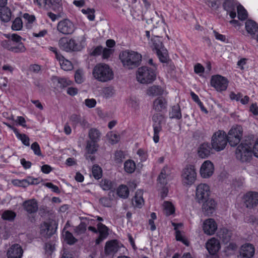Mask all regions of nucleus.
<instances>
[{"mask_svg": "<svg viewBox=\"0 0 258 258\" xmlns=\"http://www.w3.org/2000/svg\"><path fill=\"white\" fill-rule=\"evenodd\" d=\"M141 54L134 51L125 50L119 54V59L123 67L127 70L137 68L141 63Z\"/></svg>", "mask_w": 258, "mask_h": 258, "instance_id": "nucleus-1", "label": "nucleus"}, {"mask_svg": "<svg viewBox=\"0 0 258 258\" xmlns=\"http://www.w3.org/2000/svg\"><path fill=\"white\" fill-rule=\"evenodd\" d=\"M92 75L95 79L100 82H107L114 78V73L109 65L99 63L93 68Z\"/></svg>", "mask_w": 258, "mask_h": 258, "instance_id": "nucleus-2", "label": "nucleus"}, {"mask_svg": "<svg viewBox=\"0 0 258 258\" xmlns=\"http://www.w3.org/2000/svg\"><path fill=\"white\" fill-rule=\"evenodd\" d=\"M156 79V73L153 69L146 66L141 67L136 72V79L140 84H149Z\"/></svg>", "mask_w": 258, "mask_h": 258, "instance_id": "nucleus-3", "label": "nucleus"}, {"mask_svg": "<svg viewBox=\"0 0 258 258\" xmlns=\"http://www.w3.org/2000/svg\"><path fill=\"white\" fill-rule=\"evenodd\" d=\"M86 39V38L84 35L82 37L80 45H78L73 38L68 39L66 37H62L59 40L58 45L60 49L66 52L79 51L84 47Z\"/></svg>", "mask_w": 258, "mask_h": 258, "instance_id": "nucleus-4", "label": "nucleus"}, {"mask_svg": "<svg viewBox=\"0 0 258 258\" xmlns=\"http://www.w3.org/2000/svg\"><path fill=\"white\" fill-rule=\"evenodd\" d=\"M250 142L245 141L237 148L235 151L236 157L242 162H249L252 157V151Z\"/></svg>", "mask_w": 258, "mask_h": 258, "instance_id": "nucleus-5", "label": "nucleus"}, {"mask_svg": "<svg viewBox=\"0 0 258 258\" xmlns=\"http://www.w3.org/2000/svg\"><path fill=\"white\" fill-rule=\"evenodd\" d=\"M227 142L225 133L222 131H218L213 135L211 145L215 150L220 151L225 148Z\"/></svg>", "mask_w": 258, "mask_h": 258, "instance_id": "nucleus-6", "label": "nucleus"}, {"mask_svg": "<svg viewBox=\"0 0 258 258\" xmlns=\"http://www.w3.org/2000/svg\"><path fill=\"white\" fill-rule=\"evenodd\" d=\"M243 129L240 125H235L229 130L227 136V140L231 146L237 145L242 137Z\"/></svg>", "mask_w": 258, "mask_h": 258, "instance_id": "nucleus-7", "label": "nucleus"}, {"mask_svg": "<svg viewBox=\"0 0 258 258\" xmlns=\"http://www.w3.org/2000/svg\"><path fill=\"white\" fill-rule=\"evenodd\" d=\"M181 178L184 185H190L192 184L197 178L196 169L195 166H186L182 170Z\"/></svg>", "mask_w": 258, "mask_h": 258, "instance_id": "nucleus-8", "label": "nucleus"}, {"mask_svg": "<svg viewBox=\"0 0 258 258\" xmlns=\"http://www.w3.org/2000/svg\"><path fill=\"white\" fill-rule=\"evenodd\" d=\"M57 30L64 35L72 34L76 30L75 24L69 19L60 21L57 24Z\"/></svg>", "mask_w": 258, "mask_h": 258, "instance_id": "nucleus-9", "label": "nucleus"}, {"mask_svg": "<svg viewBox=\"0 0 258 258\" xmlns=\"http://www.w3.org/2000/svg\"><path fill=\"white\" fill-rule=\"evenodd\" d=\"M57 224L54 221L44 222L40 226V234L45 238H49L55 232Z\"/></svg>", "mask_w": 258, "mask_h": 258, "instance_id": "nucleus-10", "label": "nucleus"}, {"mask_svg": "<svg viewBox=\"0 0 258 258\" xmlns=\"http://www.w3.org/2000/svg\"><path fill=\"white\" fill-rule=\"evenodd\" d=\"M152 120L154 122V136L153 140L155 143H157L159 142V134L162 130L161 123L164 120V116L160 113H156L153 115Z\"/></svg>", "mask_w": 258, "mask_h": 258, "instance_id": "nucleus-11", "label": "nucleus"}, {"mask_svg": "<svg viewBox=\"0 0 258 258\" xmlns=\"http://www.w3.org/2000/svg\"><path fill=\"white\" fill-rule=\"evenodd\" d=\"M1 45L5 49L15 53L25 52L26 48L23 43L16 44L11 40H5L1 42Z\"/></svg>", "mask_w": 258, "mask_h": 258, "instance_id": "nucleus-12", "label": "nucleus"}, {"mask_svg": "<svg viewBox=\"0 0 258 258\" xmlns=\"http://www.w3.org/2000/svg\"><path fill=\"white\" fill-rule=\"evenodd\" d=\"M211 85L218 91H225L228 86V81L224 77L220 75L212 76L211 80Z\"/></svg>", "mask_w": 258, "mask_h": 258, "instance_id": "nucleus-13", "label": "nucleus"}, {"mask_svg": "<svg viewBox=\"0 0 258 258\" xmlns=\"http://www.w3.org/2000/svg\"><path fill=\"white\" fill-rule=\"evenodd\" d=\"M210 189L209 186L206 183H201L196 188V199L199 203L203 202L207 200L210 195Z\"/></svg>", "mask_w": 258, "mask_h": 258, "instance_id": "nucleus-14", "label": "nucleus"}, {"mask_svg": "<svg viewBox=\"0 0 258 258\" xmlns=\"http://www.w3.org/2000/svg\"><path fill=\"white\" fill-rule=\"evenodd\" d=\"M243 202L245 206L249 209L256 207L258 204V192L248 191L243 196Z\"/></svg>", "mask_w": 258, "mask_h": 258, "instance_id": "nucleus-15", "label": "nucleus"}, {"mask_svg": "<svg viewBox=\"0 0 258 258\" xmlns=\"http://www.w3.org/2000/svg\"><path fill=\"white\" fill-rule=\"evenodd\" d=\"M213 164L209 160L205 161L202 165L200 169V174L203 178H208L212 176L214 172Z\"/></svg>", "mask_w": 258, "mask_h": 258, "instance_id": "nucleus-16", "label": "nucleus"}, {"mask_svg": "<svg viewBox=\"0 0 258 258\" xmlns=\"http://www.w3.org/2000/svg\"><path fill=\"white\" fill-rule=\"evenodd\" d=\"M203 228L206 234L212 235L217 230V224L213 219L209 218L204 222Z\"/></svg>", "mask_w": 258, "mask_h": 258, "instance_id": "nucleus-17", "label": "nucleus"}, {"mask_svg": "<svg viewBox=\"0 0 258 258\" xmlns=\"http://www.w3.org/2000/svg\"><path fill=\"white\" fill-rule=\"evenodd\" d=\"M205 201L202 205V210L205 215L210 216L215 212L217 204L213 199H209Z\"/></svg>", "mask_w": 258, "mask_h": 258, "instance_id": "nucleus-18", "label": "nucleus"}, {"mask_svg": "<svg viewBox=\"0 0 258 258\" xmlns=\"http://www.w3.org/2000/svg\"><path fill=\"white\" fill-rule=\"evenodd\" d=\"M23 251L21 246L18 244L12 245L7 251L8 258H21Z\"/></svg>", "mask_w": 258, "mask_h": 258, "instance_id": "nucleus-19", "label": "nucleus"}, {"mask_svg": "<svg viewBox=\"0 0 258 258\" xmlns=\"http://www.w3.org/2000/svg\"><path fill=\"white\" fill-rule=\"evenodd\" d=\"M206 247L211 254H214L220 249V244L218 239L212 238L206 242Z\"/></svg>", "mask_w": 258, "mask_h": 258, "instance_id": "nucleus-20", "label": "nucleus"}, {"mask_svg": "<svg viewBox=\"0 0 258 258\" xmlns=\"http://www.w3.org/2000/svg\"><path fill=\"white\" fill-rule=\"evenodd\" d=\"M119 249V246L117 240H113L106 242L105 246V253L106 255H113L116 253Z\"/></svg>", "mask_w": 258, "mask_h": 258, "instance_id": "nucleus-21", "label": "nucleus"}, {"mask_svg": "<svg viewBox=\"0 0 258 258\" xmlns=\"http://www.w3.org/2000/svg\"><path fill=\"white\" fill-rule=\"evenodd\" d=\"M97 228L98 233H99V235L98 237L96 239L95 242L96 244H99L107 238L109 233L107 227L101 223H99L97 224Z\"/></svg>", "mask_w": 258, "mask_h": 258, "instance_id": "nucleus-22", "label": "nucleus"}, {"mask_svg": "<svg viewBox=\"0 0 258 258\" xmlns=\"http://www.w3.org/2000/svg\"><path fill=\"white\" fill-rule=\"evenodd\" d=\"M22 205L24 210L29 214L36 213L38 209L37 202L34 199L25 201Z\"/></svg>", "mask_w": 258, "mask_h": 258, "instance_id": "nucleus-23", "label": "nucleus"}, {"mask_svg": "<svg viewBox=\"0 0 258 258\" xmlns=\"http://www.w3.org/2000/svg\"><path fill=\"white\" fill-rule=\"evenodd\" d=\"M237 4L234 0H226L223 4L224 9L229 12L230 16L231 18L234 19L236 16L235 12V8H237Z\"/></svg>", "mask_w": 258, "mask_h": 258, "instance_id": "nucleus-24", "label": "nucleus"}, {"mask_svg": "<svg viewBox=\"0 0 258 258\" xmlns=\"http://www.w3.org/2000/svg\"><path fill=\"white\" fill-rule=\"evenodd\" d=\"M167 101L163 97H159L156 98L153 103V108L158 112H161L166 109Z\"/></svg>", "mask_w": 258, "mask_h": 258, "instance_id": "nucleus-25", "label": "nucleus"}, {"mask_svg": "<svg viewBox=\"0 0 258 258\" xmlns=\"http://www.w3.org/2000/svg\"><path fill=\"white\" fill-rule=\"evenodd\" d=\"M254 253V247L249 243L243 244L240 249V254L243 257L250 258L252 257Z\"/></svg>", "mask_w": 258, "mask_h": 258, "instance_id": "nucleus-26", "label": "nucleus"}, {"mask_svg": "<svg viewBox=\"0 0 258 258\" xmlns=\"http://www.w3.org/2000/svg\"><path fill=\"white\" fill-rule=\"evenodd\" d=\"M211 150V148L208 143H203L199 147L198 154L201 158H206L210 155Z\"/></svg>", "mask_w": 258, "mask_h": 258, "instance_id": "nucleus-27", "label": "nucleus"}, {"mask_svg": "<svg viewBox=\"0 0 258 258\" xmlns=\"http://www.w3.org/2000/svg\"><path fill=\"white\" fill-rule=\"evenodd\" d=\"M151 38V46L153 50L156 51L161 50V49L164 47L162 43V38L157 35L152 34Z\"/></svg>", "mask_w": 258, "mask_h": 258, "instance_id": "nucleus-28", "label": "nucleus"}, {"mask_svg": "<svg viewBox=\"0 0 258 258\" xmlns=\"http://www.w3.org/2000/svg\"><path fill=\"white\" fill-rule=\"evenodd\" d=\"M231 235V232L225 228H220L217 232V236L224 243H227L230 241Z\"/></svg>", "mask_w": 258, "mask_h": 258, "instance_id": "nucleus-29", "label": "nucleus"}, {"mask_svg": "<svg viewBox=\"0 0 258 258\" xmlns=\"http://www.w3.org/2000/svg\"><path fill=\"white\" fill-rule=\"evenodd\" d=\"M163 92V88L158 85H153L149 87L146 90V94L149 96L162 95Z\"/></svg>", "mask_w": 258, "mask_h": 258, "instance_id": "nucleus-30", "label": "nucleus"}, {"mask_svg": "<svg viewBox=\"0 0 258 258\" xmlns=\"http://www.w3.org/2000/svg\"><path fill=\"white\" fill-rule=\"evenodd\" d=\"M11 18V11L8 7H2L0 9V19L4 22L10 21Z\"/></svg>", "mask_w": 258, "mask_h": 258, "instance_id": "nucleus-31", "label": "nucleus"}, {"mask_svg": "<svg viewBox=\"0 0 258 258\" xmlns=\"http://www.w3.org/2000/svg\"><path fill=\"white\" fill-rule=\"evenodd\" d=\"M245 28L248 33L251 35H254L258 30V26L254 21L248 20L245 22Z\"/></svg>", "mask_w": 258, "mask_h": 258, "instance_id": "nucleus-32", "label": "nucleus"}, {"mask_svg": "<svg viewBox=\"0 0 258 258\" xmlns=\"http://www.w3.org/2000/svg\"><path fill=\"white\" fill-rule=\"evenodd\" d=\"M88 136L90 141L97 143L100 140L101 133L97 128H92L89 131Z\"/></svg>", "mask_w": 258, "mask_h": 258, "instance_id": "nucleus-33", "label": "nucleus"}, {"mask_svg": "<svg viewBox=\"0 0 258 258\" xmlns=\"http://www.w3.org/2000/svg\"><path fill=\"white\" fill-rule=\"evenodd\" d=\"M62 69L64 71H70L73 68L72 62L66 59L62 55L57 59Z\"/></svg>", "mask_w": 258, "mask_h": 258, "instance_id": "nucleus-34", "label": "nucleus"}, {"mask_svg": "<svg viewBox=\"0 0 258 258\" xmlns=\"http://www.w3.org/2000/svg\"><path fill=\"white\" fill-rule=\"evenodd\" d=\"M92 220H88L87 221L82 222L78 226H76L74 229L75 232L77 235H80L84 233L87 229V226L91 224Z\"/></svg>", "mask_w": 258, "mask_h": 258, "instance_id": "nucleus-35", "label": "nucleus"}, {"mask_svg": "<svg viewBox=\"0 0 258 258\" xmlns=\"http://www.w3.org/2000/svg\"><path fill=\"white\" fill-rule=\"evenodd\" d=\"M142 190H138L133 200V203L136 207H141L144 204Z\"/></svg>", "mask_w": 258, "mask_h": 258, "instance_id": "nucleus-36", "label": "nucleus"}, {"mask_svg": "<svg viewBox=\"0 0 258 258\" xmlns=\"http://www.w3.org/2000/svg\"><path fill=\"white\" fill-rule=\"evenodd\" d=\"M117 194L122 199H126L129 195L128 187L125 185H120L117 189Z\"/></svg>", "mask_w": 258, "mask_h": 258, "instance_id": "nucleus-37", "label": "nucleus"}, {"mask_svg": "<svg viewBox=\"0 0 258 258\" xmlns=\"http://www.w3.org/2000/svg\"><path fill=\"white\" fill-rule=\"evenodd\" d=\"M97 143L87 141L86 147V152L89 154H94L98 150Z\"/></svg>", "mask_w": 258, "mask_h": 258, "instance_id": "nucleus-38", "label": "nucleus"}, {"mask_svg": "<svg viewBox=\"0 0 258 258\" xmlns=\"http://www.w3.org/2000/svg\"><path fill=\"white\" fill-rule=\"evenodd\" d=\"M52 10L54 11L56 14H54L52 12H48L47 15L48 17L53 22L64 16L62 8H61L60 10L59 9V11L56 10Z\"/></svg>", "mask_w": 258, "mask_h": 258, "instance_id": "nucleus-39", "label": "nucleus"}, {"mask_svg": "<svg viewBox=\"0 0 258 258\" xmlns=\"http://www.w3.org/2000/svg\"><path fill=\"white\" fill-rule=\"evenodd\" d=\"M53 80L54 82H56L59 85L58 86L60 88L67 87L71 84V81L65 78L54 77H53Z\"/></svg>", "mask_w": 258, "mask_h": 258, "instance_id": "nucleus-40", "label": "nucleus"}, {"mask_svg": "<svg viewBox=\"0 0 258 258\" xmlns=\"http://www.w3.org/2000/svg\"><path fill=\"white\" fill-rule=\"evenodd\" d=\"M169 114L170 118L180 119L182 115L179 106L178 105L173 106Z\"/></svg>", "mask_w": 258, "mask_h": 258, "instance_id": "nucleus-41", "label": "nucleus"}, {"mask_svg": "<svg viewBox=\"0 0 258 258\" xmlns=\"http://www.w3.org/2000/svg\"><path fill=\"white\" fill-rule=\"evenodd\" d=\"M238 18L239 20L243 21L247 18V13L246 10L240 5L237 6Z\"/></svg>", "mask_w": 258, "mask_h": 258, "instance_id": "nucleus-42", "label": "nucleus"}, {"mask_svg": "<svg viewBox=\"0 0 258 258\" xmlns=\"http://www.w3.org/2000/svg\"><path fill=\"white\" fill-rule=\"evenodd\" d=\"M164 212L166 216H169L175 212L173 205L169 202H165L163 204Z\"/></svg>", "mask_w": 258, "mask_h": 258, "instance_id": "nucleus-43", "label": "nucleus"}, {"mask_svg": "<svg viewBox=\"0 0 258 258\" xmlns=\"http://www.w3.org/2000/svg\"><path fill=\"white\" fill-rule=\"evenodd\" d=\"M107 137L111 144H115L120 140V136L113 131L109 132L107 135Z\"/></svg>", "mask_w": 258, "mask_h": 258, "instance_id": "nucleus-44", "label": "nucleus"}, {"mask_svg": "<svg viewBox=\"0 0 258 258\" xmlns=\"http://www.w3.org/2000/svg\"><path fill=\"white\" fill-rule=\"evenodd\" d=\"M124 168L126 172L132 173L136 169V164L133 160L126 161L124 164Z\"/></svg>", "mask_w": 258, "mask_h": 258, "instance_id": "nucleus-45", "label": "nucleus"}, {"mask_svg": "<svg viewBox=\"0 0 258 258\" xmlns=\"http://www.w3.org/2000/svg\"><path fill=\"white\" fill-rule=\"evenodd\" d=\"M99 184L100 187L104 190H110L113 186V183L108 179H102Z\"/></svg>", "mask_w": 258, "mask_h": 258, "instance_id": "nucleus-46", "label": "nucleus"}, {"mask_svg": "<svg viewBox=\"0 0 258 258\" xmlns=\"http://www.w3.org/2000/svg\"><path fill=\"white\" fill-rule=\"evenodd\" d=\"M16 216V214L11 210L5 211L2 215V218L5 220H8L10 221H13Z\"/></svg>", "mask_w": 258, "mask_h": 258, "instance_id": "nucleus-47", "label": "nucleus"}, {"mask_svg": "<svg viewBox=\"0 0 258 258\" xmlns=\"http://www.w3.org/2000/svg\"><path fill=\"white\" fill-rule=\"evenodd\" d=\"M114 192L113 191H110L108 194V196L109 198L107 197H103L99 200L100 203L105 207H110L111 206V201L112 200V199H111V195L113 196Z\"/></svg>", "mask_w": 258, "mask_h": 258, "instance_id": "nucleus-48", "label": "nucleus"}, {"mask_svg": "<svg viewBox=\"0 0 258 258\" xmlns=\"http://www.w3.org/2000/svg\"><path fill=\"white\" fill-rule=\"evenodd\" d=\"M48 7L52 10H58L62 8L61 0H49Z\"/></svg>", "mask_w": 258, "mask_h": 258, "instance_id": "nucleus-49", "label": "nucleus"}, {"mask_svg": "<svg viewBox=\"0 0 258 258\" xmlns=\"http://www.w3.org/2000/svg\"><path fill=\"white\" fill-rule=\"evenodd\" d=\"M156 51L161 62H167L168 58V54L167 53V50L164 47L161 49V50Z\"/></svg>", "mask_w": 258, "mask_h": 258, "instance_id": "nucleus-50", "label": "nucleus"}, {"mask_svg": "<svg viewBox=\"0 0 258 258\" xmlns=\"http://www.w3.org/2000/svg\"><path fill=\"white\" fill-rule=\"evenodd\" d=\"M115 93V90L112 86H108L103 89V94L106 98L112 97Z\"/></svg>", "mask_w": 258, "mask_h": 258, "instance_id": "nucleus-51", "label": "nucleus"}, {"mask_svg": "<svg viewBox=\"0 0 258 258\" xmlns=\"http://www.w3.org/2000/svg\"><path fill=\"white\" fill-rule=\"evenodd\" d=\"M64 240L67 243L72 245L77 242V239L73 235L72 233L68 231L65 232L64 234Z\"/></svg>", "mask_w": 258, "mask_h": 258, "instance_id": "nucleus-52", "label": "nucleus"}, {"mask_svg": "<svg viewBox=\"0 0 258 258\" xmlns=\"http://www.w3.org/2000/svg\"><path fill=\"white\" fill-rule=\"evenodd\" d=\"M92 173L95 179H98L102 176V169L99 166L95 165L92 167Z\"/></svg>", "mask_w": 258, "mask_h": 258, "instance_id": "nucleus-53", "label": "nucleus"}, {"mask_svg": "<svg viewBox=\"0 0 258 258\" xmlns=\"http://www.w3.org/2000/svg\"><path fill=\"white\" fill-rule=\"evenodd\" d=\"M23 27V23L20 18H16L13 21L12 29L13 30L19 31L21 30Z\"/></svg>", "mask_w": 258, "mask_h": 258, "instance_id": "nucleus-54", "label": "nucleus"}, {"mask_svg": "<svg viewBox=\"0 0 258 258\" xmlns=\"http://www.w3.org/2000/svg\"><path fill=\"white\" fill-rule=\"evenodd\" d=\"M82 12L83 13L87 15V17L88 19L90 21H93L95 18L94 12L95 11L94 9H87V10L82 9Z\"/></svg>", "mask_w": 258, "mask_h": 258, "instance_id": "nucleus-55", "label": "nucleus"}, {"mask_svg": "<svg viewBox=\"0 0 258 258\" xmlns=\"http://www.w3.org/2000/svg\"><path fill=\"white\" fill-rule=\"evenodd\" d=\"M17 137L21 140L24 145L27 146H29V138L27 135L25 134H17Z\"/></svg>", "mask_w": 258, "mask_h": 258, "instance_id": "nucleus-56", "label": "nucleus"}, {"mask_svg": "<svg viewBox=\"0 0 258 258\" xmlns=\"http://www.w3.org/2000/svg\"><path fill=\"white\" fill-rule=\"evenodd\" d=\"M31 148L34 151L35 155L39 156H42L40 146L37 142L33 143L31 145Z\"/></svg>", "mask_w": 258, "mask_h": 258, "instance_id": "nucleus-57", "label": "nucleus"}, {"mask_svg": "<svg viewBox=\"0 0 258 258\" xmlns=\"http://www.w3.org/2000/svg\"><path fill=\"white\" fill-rule=\"evenodd\" d=\"M124 158V154L121 151H117L115 153L114 160L117 163H120L122 162Z\"/></svg>", "mask_w": 258, "mask_h": 258, "instance_id": "nucleus-58", "label": "nucleus"}, {"mask_svg": "<svg viewBox=\"0 0 258 258\" xmlns=\"http://www.w3.org/2000/svg\"><path fill=\"white\" fill-rule=\"evenodd\" d=\"M75 79L77 83H82L84 81L82 71L80 70L77 71L75 74Z\"/></svg>", "mask_w": 258, "mask_h": 258, "instance_id": "nucleus-59", "label": "nucleus"}, {"mask_svg": "<svg viewBox=\"0 0 258 258\" xmlns=\"http://www.w3.org/2000/svg\"><path fill=\"white\" fill-rule=\"evenodd\" d=\"M205 68L200 63H197L195 66L194 71L195 73L201 76V74L204 72Z\"/></svg>", "mask_w": 258, "mask_h": 258, "instance_id": "nucleus-60", "label": "nucleus"}, {"mask_svg": "<svg viewBox=\"0 0 258 258\" xmlns=\"http://www.w3.org/2000/svg\"><path fill=\"white\" fill-rule=\"evenodd\" d=\"M168 176L163 175L161 176V175H159L157 181L158 184H160L161 186H165L167 183V177Z\"/></svg>", "mask_w": 258, "mask_h": 258, "instance_id": "nucleus-61", "label": "nucleus"}, {"mask_svg": "<svg viewBox=\"0 0 258 258\" xmlns=\"http://www.w3.org/2000/svg\"><path fill=\"white\" fill-rule=\"evenodd\" d=\"M85 105L89 108L94 107L96 104V101L94 99H87L85 100Z\"/></svg>", "mask_w": 258, "mask_h": 258, "instance_id": "nucleus-62", "label": "nucleus"}, {"mask_svg": "<svg viewBox=\"0 0 258 258\" xmlns=\"http://www.w3.org/2000/svg\"><path fill=\"white\" fill-rule=\"evenodd\" d=\"M103 48L101 46H97L94 48L92 51L90 52V54L93 56H96L100 54L102 52Z\"/></svg>", "mask_w": 258, "mask_h": 258, "instance_id": "nucleus-63", "label": "nucleus"}, {"mask_svg": "<svg viewBox=\"0 0 258 258\" xmlns=\"http://www.w3.org/2000/svg\"><path fill=\"white\" fill-rule=\"evenodd\" d=\"M45 185L46 187L51 189V190L55 192H56V193L60 192V190L59 189L58 187L56 185L53 184L51 182H47L45 184Z\"/></svg>", "mask_w": 258, "mask_h": 258, "instance_id": "nucleus-64", "label": "nucleus"}]
</instances>
